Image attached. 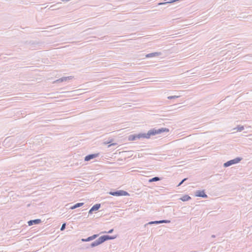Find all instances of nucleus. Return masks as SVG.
Segmentation results:
<instances>
[{"instance_id":"nucleus-25","label":"nucleus","mask_w":252,"mask_h":252,"mask_svg":"<svg viewBox=\"0 0 252 252\" xmlns=\"http://www.w3.org/2000/svg\"><path fill=\"white\" fill-rule=\"evenodd\" d=\"M117 145V143H112V144H111L109 145L108 146V147H111V146H115V145Z\"/></svg>"},{"instance_id":"nucleus-1","label":"nucleus","mask_w":252,"mask_h":252,"mask_svg":"<svg viewBox=\"0 0 252 252\" xmlns=\"http://www.w3.org/2000/svg\"><path fill=\"white\" fill-rule=\"evenodd\" d=\"M169 131V129L166 127H162L158 129H156L155 128L151 129L149 130L147 133H139L138 134H135L136 136V139H140V138H147L149 139L151 137V136H154L157 134H160L163 132H168Z\"/></svg>"},{"instance_id":"nucleus-2","label":"nucleus","mask_w":252,"mask_h":252,"mask_svg":"<svg viewBox=\"0 0 252 252\" xmlns=\"http://www.w3.org/2000/svg\"><path fill=\"white\" fill-rule=\"evenodd\" d=\"M117 238V236H110L108 235H104L100 236L99 238L94 242H92L90 245L86 247V248L88 249L89 248H94L96 246H97L104 242L109 240H113Z\"/></svg>"},{"instance_id":"nucleus-24","label":"nucleus","mask_w":252,"mask_h":252,"mask_svg":"<svg viewBox=\"0 0 252 252\" xmlns=\"http://www.w3.org/2000/svg\"><path fill=\"white\" fill-rule=\"evenodd\" d=\"M114 231V229L112 228V229H111L110 230H109L108 231L106 232V231H104V232H101L100 233H112Z\"/></svg>"},{"instance_id":"nucleus-6","label":"nucleus","mask_w":252,"mask_h":252,"mask_svg":"<svg viewBox=\"0 0 252 252\" xmlns=\"http://www.w3.org/2000/svg\"><path fill=\"white\" fill-rule=\"evenodd\" d=\"M98 156H99L98 153L89 154L85 157L84 160L86 161H88L91 160L92 159H94V158L97 157Z\"/></svg>"},{"instance_id":"nucleus-3","label":"nucleus","mask_w":252,"mask_h":252,"mask_svg":"<svg viewBox=\"0 0 252 252\" xmlns=\"http://www.w3.org/2000/svg\"><path fill=\"white\" fill-rule=\"evenodd\" d=\"M110 195L115 196H128L129 193L123 190H118L116 191H111L108 192Z\"/></svg>"},{"instance_id":"nucleus-5","label":"nucleus","mask_w":252,"mask_h":252,"mask_svg":"<svg viewBox=\"0 0 252 252\" xmlns=\"http://www.w3.org/2000/svg\"><path fill=\"white\" fill-rule=\"evenodd\" d=\"M195 196L197 197H201L204 198H207L208 195L206 194L205 190H197L195 192Z\"/></svg>"},{"instance_id":"nucleus-27","label":"nucleus","mask_w":252,"mask_h":252,"mask_svg":"<svg viewBox=\"0 0 252 252\" xmlns=\"http://www.w3.org/2000/svg\"><path fill=\"white\" fill-rule=\"evenodd\" d=\"M70 209H71V210H73V209H76V207L75 206V205H73L72 206L70 207Z\"/></svg>"},{"instance_id":"nucleus-10","label":"nucleus","mask_w":252,"mask_h":252,"mask_svg":"<svg viewBox=\"0 0 252 252\" xmlns=\"http://www.w3.org/2000/svg\"><path fill=\"white\" fill-rule=\"evenodd\" d=\"M161 53L160 52H154V53H149L148 54H147L146 55V58H151L153 57H157L160 55Z\"/></svg>"},{"instance_id":"nucleus-9","label":"nucleus","mask_w":252,"mask_h":252,"mask_svg":"<svg viewBox=\"0 0 252 252\" xmlns=\"http://www.w3.org/2000/svg\"><path fill=\"white\" fill-rule=\"evenodd\" d=\"M73 77L72 76H67V77H63L55 81V82L61 83V82H65L69 80L72 79L73 78Z\"/></svg>"},{"instance_id":"nucleus-14","label":"nucleus","mask_w":252,"mask_h":252,"mask_svg":"<svg viewBox=\"0 0 252 252\" xmlns=\"http://www.w3.org/2000/svg\"><path fill=\"white\" fill-rule=\"evenodd\" d=\"M161 180V178L158 177H154L149 180V182H157Z\"/></svg>"},{"instance_id":"nucleus-7","label":"nucleus","mask_w":252,"mask_h":252,"mask_svg":"<svg viewBox=\"0 0 252 252\" xmlns=\"http://www.w3.org/2000/svg\"><path fill=\"white\" fill-rule=\"evenodd\" d=\"M98 236L99 234H94L92 236H89L87 238L81 239V241L83 242H90L96 239Z\"/></svg>"},{"instance_id":"nucleus-16","label":"nucleus","mask_w":252,"mask_h":252,"mask_svg":"<svg viewBox=\"0 0 252 252\" xmlns=\"http://www.w3.org/2000/svg\"><path fill=\"white\" fill-rule=\"evenodd\" d=\"M234 129H237L238 131H241L244 129V126H238Z\"/></svg>"},{"instance_id":"nucleus-22","label":"nucleus","mask_w":252,"mask_h":252,"mask_svg":"<svg viewBox=\"0 0 252 252\" xmlns=\"http://www.w3.org/2000/svg\"><path fill=\"white\" fill-rule=\"evenodd\" d=\"M188 180V178H184L183 179L180 183L179 184H178V185L177 186L178 187L179 186H180L182 184H183V183L186 181V180Z\"/></svg>"},{"instance_id":"nucleus-13","label":"nucleus","mask_w":252,"mask_h":252,"mask_svg":"<svg viewBox=\"0 0 252 252\" xmlns=\"http://www.w3.org/2000/svg\"><path fill=\"white\" fill-rule=\"evenodd\" d=\"M61 3H62V2H58L56 4L51 5L50 7V9H51V10H54L55 9H58L60 8V7L58 6L59 5L61 4Z\"/></svg>"},{"instance_id":"nucleus-15","label":"nucleus","mask_w":252,"mask_h":252,"mask_svg":"<svg viewBox=\"0 0 252 252\" xmlns=\"http://www.w3.org/2000/svg\"><path fill=\"white\" fill-rule=\"evenodd\" d=\"M101 205L100 204H95L94 205L92 208L94 211H97L100 208Z\"/></svg>"},{"instance_id":"nucleus-19","label":"nucleus","mask_w":252,"mask_h":252,"mask_svg":"<svg viewBox=\"0 0 252 252\" xmlns=\"http://www.w3.org/2000/svg\"><path fill=\"white\" fill-rule=\"evenodd\" d=\"M159 224V220L152 221L149 222L147 224Z\"/></svg>"},{"instance_id":"nucleus-11","label":"nucleus","mask_w":252,"mask_h":252,"mask_svg":"<svg viewBox=\"0 0 252 252\" xmlns=\"http://www.w3.org/2000/svg\"><path fill=\"white\" fill-rule=\"evenodd\" d=\"M180 199L182 201H187L191 199V197L189 195H184L180 198Z\"/></svg>"},{"instance_id":"nucleus-12","label":"nucleus","mask_w":252,"mask_h":252,"mask_svg":"<svg viewBox=\"0 0 252 252\" xmlns=\"http://www.w3.org/2000/svg\"><path fill=\"white\" fill-rule=\"evenodd\" d=\"M128 140L129 141H135L137 140L136 136L135 134L129 135L128 137Z\"/></svg>"},{"instance_id":"nucleus-23","label":"nucleus","mask_w":252,"mask_h":252,"mask_svg":"<svg viewBox=\"0 0 252 252\" xmlns=\"http://www.w3.org/2000/svg\"><path fill=\"white\" fill-rule=\"evenodd\" d=\"M65 226H66V223H63L61 227V229H60L61 231H63L65 228Z\"/></svg>"},{"instance_id":"nucleus-21","label":"nucleus","mask_w":252,"mask_h":252,"mask_svg":"<svg viewBox=\"0 0 252 252\" xmlns=\"http://www.w3.org/2000/svg\"><path fill=\"white\" fill-rule=\"evenodd\" d=\"M179 97V96H178V95H172V96H169L167 98L169 99H172L177 98Z\"/></svg>"},{"instance_id":"nucleus-8","label":"nucleus","mask_w":252,"mask_h":252,"mask_svg":"<svg viewBox=\"0 0 252 252\" xmlns=\"http://www.w3.org/2000/svg\"><path fill=\"white\" fill-rule=\"evenodd\" d=\"M41 222V220L39 219H35V220H31L28 221V223L29 226L32 225L33 224H38Z\"/></svg>"},{"instance_id":"nucleus-18","label":"nucleus","mask_w":252,"mask_h":252,"mask_svg":"<svg viewBox=\"0 0 252 252\" xmlns=\"http://www.w3.org/2000/svg\"><path fill=\"white\" fill-rule=\"evenodd\" d=\"M170 220H159V224L162 223H170Z\"/></svg>"},{"instance_id":"nucleus-26","label":"nucleus","mask_w":252,"mask_h":252,"mask_svg":"<svg viewBox=\"0 0 252 252\" xmlns=\"http://www.w3.org/2000/svg\"><path fill=\"white\" fill-rule=\"evenodd\" d=\"M94 212L92 208H91V209L89 211V214H92L93 212Z\"/></svg>"},{"instance_id":"nucleus-4","label":"nucleus","mask_w":252,"mask_h":252,"mask_svg":"<svg viewBox=\"0 0 252 252\" xmlns=\"http://www.w3.org/2000/svg\"><path fill=\"white\" fill-rule=\"evenodd\" d=\"M242 159V158H240V157H237L234 159L228 160V161H226V162H225L223 164V166L224 167H227L232 165L239 163Z\"/></svg>"},{"instance_id":"nucleus-20","label":"nucleus","mask_w":252,"mask_h":252,"mask_svg":"<svg viewBox=\"0 0 252 252\" xmlns=\"http://www.w3.org/2000/svg\"><path fill=\"white\" fill-rule=\"evenodd\" d=\"M83 204H84V203H77L74 205H75L76 208H77L81 207L83 205Z\"/></svg>"},{"instance_id":"nucleus-29","label":"nucleus","mask_w":252,"mask_h":252,"mask_svg":"<svg viewBox=\"0 0 252 252\" xmlns=\"http://www.w3.org/2000/svg\"><path fill=\"white\" fill-rule=\"evenodd\" d=\"M111 142V141H109V142H105V144H109Z\"/></svg>"},{"instance_id":"nucleus-28","label":"nucleus","mask_w":252,"mask_h":252,"mask_svg":"<svg viewBox=\"0 0 252 252\" xmlns=\"http://www.w3.org/2000/svg\"><path fill=\"white\" fill-rule=\"evenodd\" d=\"M211 237L212 238H215V237H216V236L215 235H212Z\"/></svg>"},{"instance_id":"nucleus-17","label":"nucleus","mask_w":252,"mask_h":252,"mask_svg":"<svg viewBox=\"0 0 252 252\" xmlns=\"http://www.w3.org/2000/svg\"><path fill=\"white\" fill-rule=\"evenodd\" d=\"M176 1H177L176 0H170V1L166 2L159 3L158 5L164 4H166V3H173V2H176Z\"/></svg>"}]
</instances>
